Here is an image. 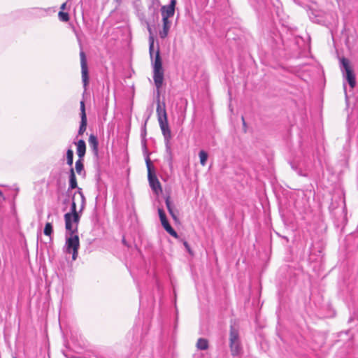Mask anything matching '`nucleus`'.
<instances>
[{
  "mask_svg": "<svg viewBox=\"0 0 358 358\" xmlns=\"http://www.w3.org/2000/svg\"><path fill=\"white\" fill-rule=\"evenodd\" d=\"M229 340L231 355L234 357L239 355L242 351V346L239 335V327L235 322H231Z\"/></svg>",
  "mask_w": 358,
  "mask_h": 358,
  "instance_id": "f257e3e1",
  "label": "nucleus"
},
{
  "mask_svg": "<svg viewBox=\"0 0 358 358\" xmlns=\"http://www.w3.org/2000/svg\"><path fill=\"white\" fill-rule=\"evenodd\" d=\"M152 65L153 68V80L157 90H159L163 84L164 69L162 68V61L160 57L159 50L157 49L155 59H152Z\"/></svg>",
  "mask_w": 358,
  "mask_h": 358,
  "instance_id": "f03ea898",
  "label": "nucleus"
},
{
  "mask_svg": "<svg viewBox=\"0 0 358 358\" xmlns=\"http://www.w3.org/2000/svg\"><path fill=\"white\" fill-rule=\"evenodd\" d=\"M85 197L81 188H78L77 192L72 196V203L71 206V212L69 213L75 214L82 213L85 207Z\"/></svg>",
  "mask_w": 358,
  "mask_h": 358,
  "instance_id": "7ed1b4c3",
  "label": "nucleus"
},
{
  "mask_svg": "<svg viewBox=\"0 0 358 358\" xmlns=\"http://www.w3.org/2000/svg\"><path fill=\"white\" fill-rule=\"evenodd\" d=\"M81 213H66L64 215L65 228L67 234H78Z\"/></svg>",
  "mask_w": 358,
  "mask_h": 358,
  "instance_id": "20e7f679",
  "label": "nucleus"
},
{
  "mask_svg": "<svg viewBox=\"0 0 358 358\" xmlns=\"http://www.w3.org/2000/svg\"><path fill=\"white\" fill-rule=\"evenodd\" d=\"M145 162L148 169V178L150 186L156 194H159V192H162V188L155 171L152 170V163L148 157L146 158Z\"/></svg>",
  "mask_w": 358,
  "mask_h": 358,
  "instance_id": "39448f33",
  "label": "nucleus"
},
{
  "mask_svg": "<svg viewBox=\"0 0 358 358\" xmlns=\"http://www.w3.org/2000/svg\"><path fill=\"white\" fill-rule=\"evenodd\" d=\"M341 69L343 72V77L347 80L350 86L354 88L356 85L355 75L348 59L343 57L341 59Z\"/></svg>",
  "mask_w": 358,
  "mask_h": 358,
  "instance_id": "423d86ee",
  "label": "nucleus"
},
{
  "mask_svg": "<svg viewBox=\"0 0 358 358\" xmlns=\"http://www.w3.org/2000/svg\"><path fill=\"white\" fill-rule=\"evenodd\" d=\"M69 237L66 240V252L72 253V259L76 260L78 257V250L80 247L79 237L77 234H69Z\"/></svg>",
  "mask_w": 358,
  "mask_h": 358,
  "instance_id": "0eeeda50",
  "label": "nucleus"
},
{
  "mask_svg": "<svg viewBox=\"0 0 358 358\" xmlns=\"http://www.w3.org/2000/svg\"><path fill=\"white\" fill-rule=\"evenodd\" d=\"M160 129L164 138V142L166 145V152L171 155V143L170 141L172 138L171 131L170 129L168 120H161L159 122Z\"/></svg>",
  "mask_w": 358,
  "mask_h": 358,
  "instance_id": "6e6552de",
  "label": "nucleus"
},
{
  "mask_svg": "<svg viewBox=\"0 0 358 358\" xmlns=\"http://www.w3.org/2000/svg\"><path fill=\"white\" fill-rule=\"evenodd\" d=\"M80 49H82L81 45H80ZM80 58L82 80L83 83L84 87H86V86L89 83L88 67H87L86 55L83 50H80Z\"/></svg>",
  "mask_w": 358,
  "mask_h": 358,
  "instance_id": "1a4fd4ad",
  "label": "nucleus"
},
{
  "mask_svg": "<svg viewBox=\"0 0 358 358\" xmlns=\"http://www.w3.org/2000/svg\"><path fill=\"white\" fill-rule=\"evenodd\" d=\"M158 214H159V217L162 225L163 226L164 229L171 236H173L175 238H178V235L177 232L170 225V224H169V221H168V220L166 218V214H165V212L164 211V210L162 209V208H159L158 209Z\"/></svg>",
  "mask_w": 358,
  "mask_h": 358,
  "instance_id": "9d476101",
  "label": "nucleus"
},
{
  "mask_svg": "<svg viewBox=\"0 0 358 358\" xmlns=\"http://www.w3.org/2000/svg\"><path fill=\"white\" fill-rule=\"evenodd\" d=\"M157 115L158 122L161 120H167V113L166 110V105L164 102H160V95H159V90H157Z\"/></svg>",
  "mask_w": 358,
  "mask_h": 358,
  "instance_id": "9b49d317",
  "label": "nucleus"
},
{
  "mask_svg": "<svg viewBox=\"0 0 358 358\" xmlns=\"http://www.w3.org/2000/svg\"><path fill=\"white\" fill-rule=\"evenodd\" d=\"M176 0H171L169 4L162 6L160 12L162 18L172 17L175 14Z\"/></svg>",
  "mask_w": 358,
  "mask_h": 358,
  "instance_id": "f8f14e48",
  "label": "nucleus"
},
{
  "mask_svg": "<svg viewBox=\"0 0 358 358\" xmlns=\"http://www.w3.org/2000/svg\"><path fill=\"white\" fill-rule=\"evenodd\" d=\"M80 124L78 132V136H82L86 131L87 120L85 113V106L84 101H80Z\"/></svg>",
  "mask_w": 358,
  "mask_h": 358,
  "instance_id": "ddd939ff",
  "label": "nucleus"
},
{
  "mask_svg": "<svg viewBox=\"0 0 358 358\" xmlns=\"http://www.w3.org/2000/svg\"><path fill=\"white\" fill-rule=\"evenodd\" d=\"M169 18H162V29L159 31V36L161 38L167 37L169 31L171 26V22Z\"/></svg>",
  "mask_w": 358,
  "mask_h": 358,
  "instance_id": "4468645a",
  "label": "nucleus"
},
{
  "mask_svg": "<svg viewBox=\"0 0 358 358\" xmlns=\"http://www.w3.org/2000/svg\"><path fill=\"white\" fill-rule=\"evenodd\" d=\"M89 144L94 155L98 157L99 155V141L97 137L94 134H90L89 137Z\"/></svg>",
  "mask_w": 358,
  "mask_h": 358,
  "instance_id": "2eb2a0df",
  "label": "nucleus"
},
{
  "mask_svg": "<svg viewBox=\"0 0 358 358\" xmlns=\"http://www.w3.org/2000/svg\"><path fill=\"white\" fill-rule=\"evenodd\" d=\"M77 147V155L79 159H83L86 152V143L84 140L80 139L77 143H74Z\"/></svg>",
  "mask_w": 358,
  "mask_h": 358,
  "instance_id": "dca6fc26",
  "label": "nucleus"
},
{
  "mask_svg": "<svg viewBox=\"0 0 358 358\" xmlns=\"http://www.w3.org/2000/svg\"><path fill=\"white\" fill-rule=\"evenodd\" d=\"M76 188H79L78 187V184H77V180H76V174H75V172H74V169L71 167L70 170H69V189H76Z\"/></svg>",
  "mask_w": 358,
  "mask_h": 358,
  "instance_id": "f3484780",
  "label": "nucleus"
},
{
  "mask_svg": "<svg viewBox=\"0 0 358 358\" xmlns=\"http://www.w3.org/2000/svg\"><path fill=\"white\" fill-rule=\"evenodd\" d=\"M208 341L206 338H200L196 343V348L200 350H206L208 348Z\"/></svg>",
  "mask_w": 358,
  "mask_h": 358,
  "instance_id": "a211bd4d",
  "label": "nucleus"
},
{
  "mask_svg": "<svg viewBox=\"0 0 358 358\" xmlns=\"http://www.w3.org/2000/svg\"><path fill=\"white\" fill-rule=\"evenodd\" d=\"M43 233L45 236H50V240H52V234L53 233V227L50 222H47L45 225V228L43 230Z\"/></svg>",
  "mask_w": 358,
  "mask_h": 358,
  "instance_id": "6ab92c4d",
  "label": "nucleus"
},
{
  "mask_svg": "<svg viewBox=\"0 0 358 358\" xmlns=\"http://www.w3.org/2000/svg\"><path fill=\"white\" fill-rule=\"evenodd\" d=\"M75 169L78 174H81L82 171H84V165L83 162V159H78L76 162Z\"/></svg>",
  "mask_w": 358,
  "mask_h": 358,
  "instance_id": "aec40b11",
  "label": "nucleus"
},
{
  "mask_svg": "<svg viewBox=\"0 0 358 358\" xmlns=\"http://www.w3.org/2000/svg\"><path fill=\"white\" fill-rule=\"evenodd\" d=\"M200 163L202 166H205L208 159V153L204 150H201L199 153Z\"/></svg>",
  "mask_w": 358,
  "mask_h": 358,
  "instance_id": "412c9836",
  "label": "nucleus"
},
{
  "mask_svg": "<svg viewBox=\"0 0 358 358\" xmlns=\"http://www.w3.org/2000/svg\"><path fill=\"white\" fill-rule=\"evenodd\" d=\"M66 161L67 164L72 166L73 162V152L71 148L68 149L66 151Z\"/></svg>",
  "mask_w": 358,
  "mask_h": 358,
  "instance_id": "4be33fe9",
  "label": "nucleus"
},
{
  "mask_svg": "<svg viewBox=\"0 0 358 358\" xmlns=\"http://www.w3.org/2000/svg\"><path fill=\"white\" fill-rule=\"evenodd\" d=\"M58 16H59V20L62 22H68L70 19L69 13L63 12L62 10L59 12Z\"/></svg>",
  "mask_w": 358,
  "mask_h": 358,
  "instance_id": "5701e85b",
  "label": "nucleus"
},
{
  "mask_svg": "<svg viewBox=\"0 0 358 358\" xmlns=\"http://www.w3.org/2000/svg\"><path fill=\"white\" fill-rule=\"evenodd\" d=\"M165 203L169 213H171V210H174V206L171 201L170 196L166 198Z\"/></svg>",
  "mask_w": 358,
  "mask_h": 358,
  "instance_id": "b1692460",
  "label": "nucleus"
},
{
  "mask_svg": "<svg viewBox=\"0 0 358 358\" xmlns=\"http://www.w3.org/2000/svg\"><path fill=\"white\" fill-rule=\"evenodd\" d=\"M153 52H154V45L152 44V43H150L149 44V52L151 59L153 57Z\"/></svg>",
  "mask_w": 358,
  "mask_h": 358,
  "instance_id": "393cba45",
  "label": "nucleus"
},
{
  "mask_svg": "<svg viewBox=\"0 0 358 358\" xmlns=\"http://www.w3.org/2000/svg\"><path fill=\"white\" fill-rule=\"evenodd\" d=\"M169 214L171 215V216L172 217V218L177 221L178 220V216H177V214L176 213V210L175 209L174 210H171V213H169Z\"/></svg>",
  "mask_w": 358,
  "mask_h": 358,
  "instance_id": "a878e982",
  "label": "nucleus"
},
{
  "mask_svg": "<svg viewBox=\"0 0 358 358\" xmlns=\"http://www.w3.org/2000/svg\"><path fill=\"white\" fill-rule=\"evenodd\" d=\"M183 245L185 247V248L187 249V250L188 251V252L191 254L192 253V250L190 249V247H189V245L188 244V243L186 241H183Z\"/></svg>",
  "mask_w": 358,
  "mask_h": 358,
  "instance_id": "bb28decb",
  "label": "nucleus"
},
{
  "mask_svg": "<svg viewBox=\"0 0 358 358\" xmlns=\"http://www.w3.org/2000/svg\"><path fill=\"white\" fill-rule=\"evenodd\" d=\"M145 24H146V25H147V28H148V31H149L150 34V35H151V34H152V29H151V27H150V23H149L148 21H145Z\"/></svg>",
  "mask_w": 358,
  "mask_h": 358,
  "instance_id": "cd10ccee",
  "label": "nucleus"
},
{
  "mask_svg": "<svg viewBox=\"0 0 358 358\" xmlns=\"http://www.w3.org/2000/svg\"><path fill=\"white\" fill-rule=\"evenodd\" d=\"M152 43V45H154V38L153 36H152V34L149 37V43Z\"/></svg>",
  "mask_w": 358,
  "mask_h": 358,
  "instance_id": "c85d7f7f",
  "label": "nucleus"
},
{
  "mask_svg": "<svg viewBox=\"0 0 358 358\" xmlns=\"http://www.w3.org/2000/svg\"><path fill=\"white\" fill-rule=\"evenodd\" d=\"M66 3H62V6H61V7H60V8H61L62 11L63 10L66 9Z\"/></svg>",
  "mask_w": 358,
  "mask_h": 358,
  "instance_id": "c756f323",
  "label": "nucleus"
},
{
  "mask_svg": "<svg viewBox=\"0 0 358 358\" xmlns=\"http://www.w3.org/2000/svg\"><path fill=\"white\" fill-rule=\"evenodd\" d=\"M146 134L145 125L144 126L143 130L142 131L141 135L145 136Z\"/></svg>",
  "mask_w": 358,
  "mask_h": 358,
  "instance_id": "7c9ffc66",
  "label": "nucleus"
},
{
  "mask_svg": "<svg viewBox=\"0 0 358 358\" xmlns=\"http://www.w3.org/2000/svg\"><path fill=\"white\" fill-rule=\"evenodd\" d=\"M242 121H243V126H244V127H245L246 123H245V119H244V117H242Z\"/></svg>",
  "mask_w": 358,
  "mask_h": 358,
  "instance_id": "2f4dec72",
  "label": "nucleus"
},
{
  "mask_svg": "<svg viewBox=\"0 0 358 358\" xmlns=\"http://www.w3.org/2000/svg\"><path fill=\"white\" fill-rule=\"evenodd\" d=\"M115 1L120 4L122 2V0H115Z\"/></svg>",
  "mask_w": 358,
  "mask_h": 358,
  "instance_id": "473e14b6",
  "label": "nucleus"
},
{
  "mask_svg": "<svg viewBox=\"0 0 358 358\" xmlns=\"http://www.w3.org/2000/svg\"><path fill=\"white\" fill-rule=\"evenodd\" d=\"M0 196H3V193L0 190Z\"/></svg>",
  "mask_w": 358,
  "mask_h": 358,
  "instance_id": "72a5a7b5",
  "label": "nucleus"
},
{
  "mask_svg": "<svg viewBox=\"0 0 358 358\" xmlns=\"http://www.w3.org/2000/svg\"><path fill=\"white\" fill-rule=\"evenodd\" d=\"M156 15H157V18H158V13L157 12H155Z\"/></svg>",
  "mask_w": 358,
  "mask_h": 358,
  "instance_id": "f704fd0d",
  "label": "nucleus"
},
{
  "mask_svg": "<svg viewBox=\"0 0 358 358\" xmlns=\"http://www.w3.org/2000/svg\"><path fill=\"white\" fill-rule=\"evenodd\" d=\"M13 358H16V357H13Z\"/></svg>",
  "mask_w": 358,
  "mask_h": 358,
  "instance_id": "c9c22d12",
  "label": "nucleus"
}]
</instances>
